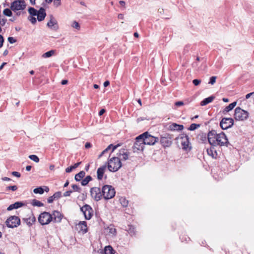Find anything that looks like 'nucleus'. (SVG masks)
Masks as SVG:
<instances>
[{
	"mask_svg": "<svg viewBox=\"0 0 254 254\" xmlns=\"http://www.w3.org/2000/svg\"><path fill=\"white\" fill-rule=\"evenodd\" d=\"M144 142L142 138L139 139V135L135 138V141L133 146V150L134 152L138 151H143L144 148Z\"/></svg>",
	"mask_w": 254,
	"mask_h": 254,
	"instance_id": "nucleus-14",
	"label": "nucleus"
},
{
	"mask_svg": "<svg viewBox=\"0 0 254 254\" xmlns=\"http://www.w3.org/2000/svg\"><path fill=\"white\" fill-rule=\"evenodd\" d=\"M214 99V97L213 96L208 97L206 98H205L203 100H202L200 102V105L201 106H205L207 104H209V103H211Z\"/></svg>",
	"mask_w": 254,
	"mask_h": 254,
	"instance_id": "nucleus-28",
	"label": "nucleus"
},
{
	"mask_svg": "<svg viewBox=\"0 0 254 254\" xmlns=\"http://www.w3.org/2000/svg\"><path fill=\"white\" fill-rule=\"evenodd\" d=\"M92 180V177L90 176H86L81 181V185L83 186L87 185L88 183Z\"/></svg>",
	"mask_w": 254,
	"mask_h": 254,
	"instance_id": "nucleus-33",
	"label": "nucleus"
},
{
	"mask_svg": "<svg viewBox=\"0 0 254 254\" xmlns=\"http://www.w3.org/2000/svg\"><path fill=\"white\" fill-rule=\"evenodd\" d=\"M45 189L44 190L41 187H38L37 188H36L34 189L33 192L35 193H39V194H43L44 193V190H45L46 192L49 191V189L48 187H45Z\"/></svg>",
	"mask_w": 254,
	"mask_h": 254,
	"instance_id": "nucleus-27",
	"label": "nucleus"
},
{
	"mask_svg": "<svg viewBox=\"0 0 254 254\" xmlns=\"http://www.w3.org/2000/svg\"><path fill=\"white\" fill-rule=\"evenodd\" d=\"M80 210L83 213L86 219L89 220L91 218L93 215V210L90 205L85 204L80 208Z\"/></svg>",
	"mask_w": 254,
	"mask_h": 254,
	"instance_id": "nucleus-13",
	"label": "nucleus"
},
{
	"mask_svg": "<svg viewBox=\"0 0 254 254\" xmlns=\"http://www.w3.org/2000/svg\"><path fill=\"white\" fill-rule=\"evenodd\" d=\"M6 21V19H5L3 18L0 19V24L1 26H3L5 24Z\"/></svg>",
	"mask_w": 254,
	"mask_h": 254,
	"instance_id": "nucleus-55",
	"label": "nucleus"
},
{
	"mask_svg": "<svg viewBox=\"0 0 254 254\" xmlns=\"http://www.w3.org/2000/svg\"><path fill=\"white\" fill-rule=\"evenodd\" d=\"M199 124H192L190 126L189 129L190 130H194L197 128L199 127H200Z\"/></svg>",
	"mask_w": 254,
	"mask_h": 254,
	"instance_id": "nucleus-38",
	"label": "nucleus"
},
{
	"mask_svg": "<svg viewBox=\"0 0 254 254\" xmlns=\"http://www.w3.org/2000/svg\"><path fill=\"white\" fill-rule=\"evenodd\" d=\"M53 195L55 199H58L62 196V192L61 191H57L55 192Z\"/></svg>",
	"mask_w": 254,
	"mask_h": 254,
	"instance_id": "nucleus-43",
	"label": "nucleus"
},
{
	"mask_svg": "<svg viewBox=\"0 0 254 254\" xmlns=\"http://www.w3.org/2000/svg\"><path fill=\"white\" fill-rule=\"evenodd\" d=\"M24 205V203L22 202H16L13 204H10L7 208V211H11L14 209H17Z\"/></svg>",
	"mask_w": 254,
	"mask_h": 254,
	"instance_id": "nucleus-20",
	"label": "nucleus"
},
{
	"mask_svg": "<svg viewBox=\"0 0 254 254\" xmlns=\"http://www.w3.org/2000/svg\"><path fill=\"white\" fill-rule=\"evenodd\" d=\"M119 3L122 6H125L126 4L125 2L123 0H120Z\"/></svg>",
	"mask_w": 254,
	"mask_h": 254,
	"instance_id": "nucleus-64",
	"label": "nucleus"
},
{
	"mask_svg": "<svg viewBox=\"0 0 254 254\" xmlns=\"http://www.w3.org/2000/svg\"><path fill=\"white\" fill-rule=\"evenodd\" d=\"M184 128V126L182 125H178L176 123H172L169 126V129L172 131H179L182 130Z\"/></svg>",
	"mask_w": 254,
	"mask_h": 254,
	"instance_id": "nucleus-17",
	"label": "nucleus"
},
{
	"mask_svg": "<svg viewBox=\"0 0 254 254\" xmlns=\"http://www.w3.org/2000/svg\"><path fill=\"white\" fill-rule=\"evenodd\" d=\"M61 4V0H54V4L55 6L58 7Z\"/></svg>",
	"mask_w": 254,
	"mask_h": 254,
	"instance_id": "nucleus-49",
	"label": "nucleus"
},
{
	"mask_svg": "<svg viewBox=\"0 0 254 254\" xmlns=\"http://www.w3.org/2000/svg\"><path fill=\"white\" fill-rule=\"evenodd\" d=\"M6 190H11L12 191H15L17 190V187L15 185L12 186H8L6 188Z\"/></svg>",
	"mask_w": 254,
	"mask_h": 254,
	"instance_id": "nucleus-45",
	"label": "nucleus"
},
{
	"mask_svg": "<svg viewBox=\"0 0 254 254\" xmlns=\"http://www.w3.org/2000/svg\"><path fill=\"white\" fill-rule=\"evenodd\" d=\"M72 192V190H68L64 192V196H69L70 195L71 193Z\"/></svg>",
	"mask_w": 254,
	"mask_h": 254,
	"instance_id": "nucleus-51",
	"label": "nucleus"
},
{
	"mask_svg": "<svg viewBox=\"0 0 254 254\" xmlns=\"http://www.w3.org/2000/svg\"><path fill=\"white\" fill-rule=\"evenodd\" d=\"M106 169V166L103 165L99 168L97 171V178L98 180H101L102 179L105 171Z\"/></svg>",
	"mask_w": 254,
	"mask_h": 254,
	"instance_id": "nucleus-19",
	"label": "nucleus"
},
{
	"mask_svg": "<svg viewBox=\"0 0 254 254\" xmlns=\"http://www.w3.org/2000/svg\"><path fill=\"white\" fill-rule=\"evenodd\" d=\"M102 196L105 199H109L114 197L116 191L114 187L110 185H105L102 188Z\"/></svg>",
	"mask_w": 254,
	"mask_h": 254,
	"instance_id": "nucleus-4",
	"label": "nucleus"
},
{
	"mask_svg": "<svg viewBox=\"0 0 254 254\" xmlns=\"http://www.w3.org/2000/svg\"><path fill=\"white\" fill-rule=\"evenodd\" d=\"M215 142L216 143V146L219 145L220 146H227L229 143L226 135L223 132L218 133L217 137L216 138V140H215Z\"/></svg>",
	"mask_w": 254,
	"mask_h": 254,
	"instance_id": "nucleus-8",
	"label": "nucleus"
},
{
	"mask_svg": "<svg viewBox=\"0 0 254 254\" xmlns=\"http://www.w3.org/2000/svg\"><path fill=\"white\" fill-rule=\"evenodd\" d=\"M23 220L29 226H31L36 221V218L34 216L32 217H29L28 218H24Z\"/></svg>",
	"mask_w": 254,
	"mask_h": 254,
	"instance_id": "nucleus-29",
	"label": "nucleus"
},
{
	"mask_svg": "<svg viewBox=\"0 0 254 254\" xmlns=\"http://www.w3.org/2000/svg\"><path fill=\"white\" fill-rule=\"evenodd\" d=\"M253 93H254L252 92V93H249V94H247L246 96V98L247 99H249L251 97V96L253 94Z\"/></svg>",
	"mask_w": 254,
	"mask_h": 254,
	"instance_id": "nucleus-62",
	"label": "nucleus"
},
{
	"mask_svg": "<svg viewBox=\"0 0 254 254\" xmlns=\"http://www.w3.org/2000/svg\"><path fill=\"white\" fill-rule=\"evenodd\" d=\"M50 20L47 24V26L51 29L57 31L59 29L58 22L53 15L49 16Z\"/></svg>",
	"mask_w": 254,
	"mask_h": 254,
	"instance_id": "nucleus-16",
	"label": "nucleus"
},
{
	"mask_svg": "<svg viewBox=\"0 0 254 254\" xmlns=\"http://www.w3.org/2000/svg\"><path fill=\"white\" fill-rule=\"evenodd\" d=\"M34 16H32L30 15V16H29L28 18V20L33 24H35L37 22L36 18Z\"/></svg>",
	"mask_w": 254,
	"mask_h": 254,
	"instance_id": "nucleus-41",
	"label": "nucleus"
},
{
	"mask_svg": "<svg viewBox=\"0 0 254 254\" xmlns=\"http://www.w3.org/2000/svg\"><path fill=\"white\" fill-rule=\"evenodd\" d=\"M176 106L179 107L184 105V103L183 101H178L175 103Z\"/></svg>",
	"mask_w": 254,
	"mask_h": 254,
	"instance_id": "nucleus-52",
	"label": "nucleus"
},
{
	"mask_svg": "<svg viewBox=\"0 0 254 254\" xmlns=\"http://www.w3.org/2000/svg\"><path fill=\"white\" fill-rule=\"evenodd\" d=\"M85 175V173L83 171H80L78 174H76L75 176V180L76 181H80L81 179H82Z\"/></svg>",
	"mask_w": 254,
	"mask_h": 254,
	"instance_id": "nucleus-31",
	"label": "nucleus"
},
{
	"mask_svg": "<svg viewBox=\"0 0 254 254\" xmlns=\"http://www.w3.org/2000/svg\"><path fill=\"white\" fill-rule=\"evenodd\" d=\"M105 112V110L104 109H101L99 112V116H102V115H103Z\"/></svg>",
	"mask_w": 254,
	"mask_h": 254,
	"instance_id": "nucleus-57",
	"label": "nucleus"
},
{
	"mask_svg": "<svg viewBox=\"0 0 254 254\" xmlns=\"http://www.w3.org/2000/svg\"><path fill=\"white\" fill-rule=\"evenodd\" d=\"M109 84H110V82H109V81H108V80H106V81H105V82H104V86L105 87H107L108 86H109Z\"/></svg>",
	"mask_w": 254,
	"mask_h": 254,
	"instance_id": "nucleus-58",
	"label": "nucleus"
},
{
	"mask_svg": "<svg viewBox=\"0 0 254 254\" xmlns=\"http://www.w3.org/2000/svg\"><path fill=\"white\" fill-rule=\"evenodd\" d=\"M3 14L7 16H10L12 15V12L10 9L8 8H5L3 11Z\"/></svg>",
	"mask_w": 254,
	"mask_h": 254,
	"instance_id": "nucleus-39",
	"label": "nucleus"
},
{
	"mask_svg": "<svg viewBox=\"0 0 254 254\" xmlns=\"http://www.w3.org/2000/svg\"><path fill=\"white\" fill-rule=\"evenodd\" d=\"M32 204L33 206L41 207L44 205L43 203L39 200L36 199H33L32 200Z\"/></svg>",
	"mask_w": 254,
	"mask_h": 254,
	"instance_id": "nucleus-35",
	"label": "nucleus"
},
{
	"mask_svg": "<svg viewBox=\"0 0 254 254\" xmlns=\"http://www.w3.org/2000/svg\"><path fill=\"white\" fill-rule=\"evenodd\" d=\"M207 152L209 156H212L213 158H215L217 155V152L214 149L213 146H212L210 148L207 149Z\"/></svg>",
	"mask_w": 254,
	"mask_h": 254,
	"instance_id": "nucleus-26",
	"label": "nucleus"
},
{
	"mask_svg": "<svg viewBox=\"0 0 254 254\" xmlns=\"http://www.w3.org/2000/svg\"><path fill=\"white\" fill-rule=\"evenodd\" d=\"M5 224L7 227L13 228L17 227L20 224V219L16 216H11L5 221Z\"/></svg>",
	"mask_w": 254,
	"mask_h": 254,
	"instance_id": "nucleus-6",
	"label": "nucleus"
},
{
	"mask_svg": "<svg viewBox=\"0 0 254 254\" xmlns=\"http://www.w3.org/2000/svg\"><path fill=\"white\" fill-rule=\"evenodd\" d=\"M160 143L164 147H168L171 145L172 141L170 139L165 137H161L160 138Z\"/></svg>",
	"mask_w": 254,
	"mask_h": 254,
	"instance_id": "nucleus-22",
	"label": "nucleus"
},
{
	"mask_svg": "<svg viewBox=\"0 0 254 254\" xmlns=\"http://www.w3.org/2000/svg\"><path fill=\"white\" fill-rule=\"evenodd\" d=\"M119 158L120 159V161L127 160L128 158V153L125 151V149H123L120 151L119 154Z\"/></svg>",
	"mask_w": 254,
	"mask_h": 254,
	"instance_id": "nucleus-24",
	"label": "nucleus"
},
{
	"mask_svg": "<svg viewBox=\"0 0 254 254\" xmlns=\"http://www.w3.org/2000/svg\"><path fill=\"white\" fill-rule=\"evenodd\" d=\"M11 174L15 176V177H16L17 178H19L21 176L20 174L18 172H16V171H13L11 173Z\"/></svg>",
	"mask_w": 254,
	"mask_h": 254,
	"instance_id": "nucleus-50",
	"label": "nucleus"
},
{
	"mask_svg": "<svg viewBox=\"0 0 254 254\" xmlns=\"http://www.w3.org/2000/svg\"><path fill=\"white\" fill-rule=\"evenodd\" d=\"M180 143L182 146L183 149L187 150H190L191 146L189 141V137L186 134H182L179 138Z\"/></svg>",
	"mask_w": 254,
	"mask_h": 254,
	"instance_id": "nucleus-12",
	"label": "nucleus"
},
{
	"mask_svg": "<svg viewBox=\"0 0 254 254\" xmlns=\"http://www.w3.org/2000/svg\"><path fill=\"white\" fill-rule=\"evenodd\" d=\"M7 40L10 44H13L16 41V39L12 37H9L7 39Z\"/></svg>",
	"mask_w": 254,
	"mask_h": 254,
	"instance_id": "nucleus-47",
	"label": "nucleus"
},
{
	"mask_svg": "<svg viewBox=\"0 0 254 254\" xmlns=\"http://www.w3.org/2000/svg\"><path fill=\"white\" fill-rule=\"evenodd\" d=\"M31 168H32V167L31 166H29V165L27 166L26 167V170L27 171H30L31 170Z\"/></svg>",
	"mask_w": 254,
	"mask_h": 254,
	"instance_id": "nucleus-63",
	"label": "nucleus"
},
{
	"mask_svg": "<svg viewBox=\"0 0 254 254\" xmlns=\"http://www.w3.org/2000/svg\"><path fill=\"white\" fill-rule=\"evenodd\" d=\"M118 17L119 19H124V15L123 14L120 13L118 15Z\"/></svg>",
	"mask_w": 254,
	"mask_h": 254,
	"instance_id": "nucleus-61",
	"label": "nucleus"
},
{
	"mask_svg": "<svg viewBox=\"0 0 254 254\" xmlns=\"http://www.w3.org/2000/svg\"><path fill=\"white\" fill-rule=\"evenodd\" d=\"M72 188L73 189V190L75 191H77L80 192L81 191V188L76 185H72L71 186Z\"/></svg>",
	"mask_w": 254,
	"mask_h": 254,
	"instance_id": "nucleus-42",
	"label": "nucleus"
},
{
	"mask_svg": "<svg viewBox=\"0 0 254 254\" xmlns=\"http://www.w3.org/2000/svg\"><path fill=\"white\" fill-rule=\"evenodd\" d=\"M28 12L32 16H37L39 21H43L46 16L45 9L43 7H41L37 10L33 7H30L28 8Z\"/></svg>",
	"mask_w": 254,
	"mask_h": 254,
	"instance_id": "nucleus-3",
	"label": "nucleus"
},
{
	"mask_svg": "<svg viewBox=\"0 0 254 254\" xmlns=\"http://www.w3.org/2000/svg\"><path fill=\"white\" fill-rule=\"evenodd\" d=\"M90 194L92 198L98 201L102 197V190L98 187H93L90 189Z\"/></svg>",
	"mask_w": 254,
	"mask_h": 254,
	"instance_id": "nucleus-9",
	"label": "nucleus"
},
{
	"mask_svg": "<svg viewBox=\"0 0 254 254\" xmlns=\"http://www.w3.org/2000/svg\"><path fill=\"white\" fill-rule=\"evenodd\" d=\"M122 167L120 159L117 157H113L108 161V168L111 172H116Z\"/></svg>",
	"mask_w": 254,
	"mask_h": 254,
	"instance_id": "nucleus-2",
	"label": "nucleus"
},
{
	"mask_svg": "<svg viewBox=\"0 0 254 254\" xmlns=\"http://www.w3.org/2000/svg\"><path fill=\"white\" fill-rule=\"evenodd\" d=\"M201 82V80L197 79H195L192 80V83L195 86L198 85Z\"/></svg>",
	"mask_w": 254,
	"mask_h": 254,
	"instance_id": "nucleus-48",
	"label": "nucleus"
},
{
	"mask_svg": "<svg viewBox=\"0 0 254 254\" xmlns=\"http://www.w3.org/2000/svg\"><path fill=\"white\" fill-rule=\"evenodd\" d=\"M56 53V51L54 50H50L48 52H46L43 54L42 56V57L43 58H50L55 55Z\"/></svg>",
	"mask_w": 254,
	"mask_h": 254,
	"instance_id": "nucleus-30",
	"label": "nucleus"
},
{
	"mask_svg": "<svg viewBox=\"0 0 254 254\" xmlns=\"http://www.w3.org/2000/svg\"><path fill=\"white\" fill-rule=\"evenodd\" d=\"M77 228L79 229L80 231H82L83 233H85L87 232V227L86 222L85 221H81L77 225Z\"/></svg>",
	"mask_w": 254,
	"mask_h": 254,
	"instance_id": "nucleus-21",
	"label": "nucleus"
},
{
	"mask_svg": "<svg viewBox=\"0 0 254 254\" xmlns=\"http://www.w3.org/2000/svg\"><path fill=\"white\" fill-rule=\"evenodd\" d=\"M237 102H234L230 104H229L228 106H227L223 111V113L224 114H226L227 113L231 111L236 106Z\"/></svg>",
	"mask_w": 254,
	"mask_h": 254,
	"instance_id": "nucleus-25",
	"label": "nucleus"
},
{
	"mask_svg": "<svg viewBox=\"0 0 254 254\" xmlns=\"http://www.w3.org/2000/svg\"><path fill=\"white\" fill-rule=\"evenodd\" d=\"M54 199H55L53 197V195H52L48 198L47 201L49 203H51L53 202Z\"/></svg>",
	"mask_w": 254,
	"mask_h": 254,
	"instance_id": "nucleus-54",
	"label": "nucleus"
},
{
	"mask_svg": "<svg viewBox=\"0 0 254 254\" xmlns=\"http://www.w3.org/2000/svg\"><path fill=\"white\" fill-rule=\"evenodd\" d=\"M249 113L240 107H237L235 110L234 118L237 121H244L248 119Z\"/></svg>",
	"mask_w": 254,
	"mask_h": 254,
	"instance_id": "nucleus-5",
	"label": "nucleus"
},
{
	"mask_svg": "<svg viewBox=\"0 0 254 254\" xmlns=\"http://www.w3.org/2000/svg\"><path fill=\"white\" fill-rule=\"evenodd\" d=\"M68 81L67 80H63L61 82V84L62 85H65L67 83Z\"/></svg>",
	"mask_w": 254,
	"mask_h": 254,
	"instance_id": "nucleus-59",
	"label": "nucleus"
},
{
	"mask_svg": "<svg viewBox=\"0 0 254 254\" xmlns=\"http://www.w3.org/2000/svg\"><path fill=\"white\" fill-rule=\"evenodd\" d=\"M233 124L234 120L231 118H224L220 123V126L222 129H227L231 127Z\"/></svg>",
	"mask_w": 254,
	"mask_h": 254,
	"instance_id": "nucleus-11",
	"label": "nucleus"
},
{
	"mask_svg": "<svg viewBox=\"0 0 254 254\" xmlns=\"http://www.w3.org/2000/svg\"><path fill=\"white\" fill-rule=\"evenodd\" d=\"M81 164V162H77L75 164H74L73 165L69 167H67L65 169V172L66 173H70L71 172L73 169L76 168L79 166V165Z\"/></svg>",
	"mask_w": 254,
	"mask_h": 254,
	"instance_id": "nucleus-32",
	"label": "nucleus"
},
{
	"mask_svg": "<svg viewBox=\"0 0 254 254\" xmlns=\"http://www.w3.org/2000/svg\"><path fill=\"white\" fill-rule=\"evenodd\" d=\"M119 144L114 145L112 144L109 145L107 148L103 150L99 155V158H101L104 154H105L109 150L112 149V152H113L118 146Z\"/></svg>",
	"mask_w": 254,
	"mask_h": 254,
	"instance_id": "nucleus-23",
	"label": "nucleus"
},
{
	"mask_svg": "<svg viewBox=\"0 0 254 254\" xmlns=\"http://www.w3.org/2000/svg\"><path fill=\"white\" fill-rule=\"evenodd\" d=\"M4 42V39L2 35H0V48H1L3 46V43Z\"/></svg>",
	"mask_w": 254,
	"mask_h": 254,
	"instance_id": "nucleus-53",
	"label": "nucleus"
},
{
	"mask_svg": "<svg viewBox=\"0 0 254 254\" xmlns=\"http://www.w3.org/2000/svg\"><path fill=\"white\" fill-rule=\"evenodd\" d=\"M51 215H52L53 219H54L55 222H60L62 219V214L57 211H54Z\"/></svg>",
	"mask_w": 254,
	"mask_h": 254,
	"instance_id": "nucleus-18",
	"label": "nucleus"
},
{
	"mask_svg": "<svg viewBox=\"0 0 254 254\" xmlns=\"http://www.w3.org/2000/svg\"><path fill=\"white\" fill-rule=\"evenodd\" d=\"M216 76L211 77L208 83L210 84L211 85H213L216 82Z\"/></svg>",
	"mask_w": 254,
	"mask_h": 254,
	"instance_id": "nucleus-46",
	"label": "nucleus"
},
{
	"mask_svg": "<svg viewBox=\"0 0 254 254\" xmlns=\"http://www.w3.org/2000/svg\"><path fill=\"white\" fill-rule=\"evenodd\" d=\"M2 180L4 181H9L11 180V179L8 177H3L2 178Z\"/></svg>",
	"mask_w": 254,
	"mask_h": 254,
	"instance_id": "nucleus-60",
	"label": "nucleus"
},
{
	"mask_svg": "<svg viewBox=\"0 0 254 254\" xmlns=\"http://www.w3.org/2000/svg\"><path fill=\"white\" fill-rule=\"evenodd\" d=\"M91 147V144L90 142H86L85 145V147L86 149L89 148Z\"/></svg>",
	"mask_w": 254,
	"mask_h": 254,
	"instance_id": "nucleus-56",
	"label": "nucleus"
},
{
	"mask_svg": "<svg viewBox=\"0 0 254 254\" xmlns=\"http://www.w3.org/2000/svg\"><path fill=\"white\" fill-rule=\"evenodd\" d=\"M26 7V4L23 0H17L13 1L10 6V8L13 11L23 10Z\"/></svg>",
	"mask_w": 254,
	"mask_h": 254,
	"instance_id": "nucleus-10",
	"label": "nucleus"
},
{
	"mask_svg": "<svg viewBox=\"0 0 254 254\" xmlns=\"http://www.w3.org/2000/svg\"><path fill=\"white\" fill-rule=\"evenodd\" d=\"M72 27L77 29V30H79L80 29V25L79 24V23L76 22V21H74L72 24Z\"/></svg>",
	"mask_w": 254,
	"mask_h": 254,
	"instance_id": "nucleus-44",
	"label": "nucleus"
},
{
	"mask_svg": "<svg viewBox=\"0 0 254 254\" xmlns=\"http://www.w3.org/2000/svg\"><path fill=\"white\" fill-rule=\"evenodd\" d=\"M108 232L110 234L115 235L116 234V229L113 226H110L108 228Z\"/></svg>",
	"mask_w": 254,
	"mask_h": 254,
	"instance_id": "nucleus-37",
	"label": "nucleus"
},
{
	"mask_svg": "<svg viewBox=\"0 0 254 254\" xmlns=\"http://www.w3.org/2000/svg\"><path fill=\"white\" fill-rule=\"evenodd\" d=\"M29 158L33 160V161L37 163L39 161V158L37 156L35 155H31L29 156Z\"/></svg>",
	"mask_w": 254,
	"mask_h": 254,
	"instance_id": "nucleus-40",
	"label": "nucleus"
},
{
	"mask_svg": "<svg viewBox=\"0 0 254 254\" xmlns=\"http://www.w3.org/2000/svg\"><path fill=\"white\" fill-rule=\"evenodd\" d=\"M114 250L110 246H106L104 249L105 254H114Z\"/></svg>",
	"mask_w": 254,
	"mask_h": 254,
	"instance_id": "nucleus-34",
	"label": "nucleus"
},
{
	"mask_svg": "<svg viewBox=\"0 0 254 254\" xmlns=\"http://www.w3.org/2000/svg\"><path fill=\"white\" fill-rule=\"evenodd\" d=\"M120 201L123 206L126 207L127 206L128 201L125 197H121Z\"/></svg>",
	"mask_w": 254,
	"mask_h": 254,
	"instance_id": "nucleus-36",
	"label": "nucleus"
},
{
	"mask_svg": "<svg viewBox=\"0 0 254 254\" xmlns=\"http://www.w3.org/2000/svg\"><path fill=\"white\" fill-rule=\"evenodd\" d=\"M218 133L214 130L210 131L207 134L208 141L211 146H216L215 140L217 137Z\"/></svg>",
	"mask_w": 254,
	"mask_h": 254,
	"instance_id": "nucleus-15",
	"label": "nucleus"
},
{
	"mask_svg": "<svg viewBox=\"0 0 254 254\" xmlns=\"http://www.w3.org/2000/svg\"><path fill=\"white\" fill-rule=\"evenodd\" d=\"M141 139L145 145H153L159 140L158 137L150 135L147 131H146L139 135V139Z\"/></svg>",
	"mask_w": 254,
	"mask_h": 254,
	"instance_id": "nucleus-1",
	"label": "nucleus"
},
{
	"mask_svg": "<svg viewBox=\"0 0 254 254\" xmlns=\"http://www.w3.org/2000/svg\"><path fill=\"white\" fill-rule=\"evenodd\" d=\"M53 220V216L48 212H44L39 215L38 221L42 225H46L50 223Z\"/></svg>",
	"mask_w": 254,
	"mask_h": 254,
	"instance_id": "nucleus-7",
	"label": "nucleus"
}]
</instances>
